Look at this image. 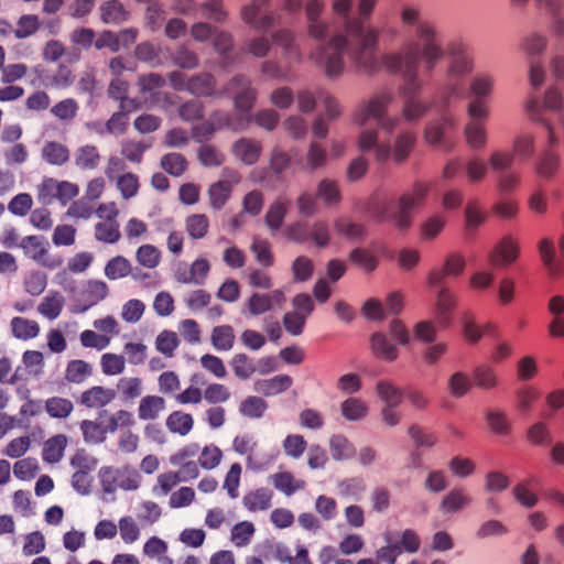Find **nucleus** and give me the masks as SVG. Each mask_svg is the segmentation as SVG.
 <instances>
[{"label": "nucleus", "instance_id": "nucleus-1", "mask_svg": "<svg viewBox=\"0 0 564 564\" xmlns=\"http://www.w3.org/2000/svg\"><path fill=\"white\" fill-rule=\"evenodd\" d=\"M375 6L376 0H360L358 3L359 18L347 22L345 34L333 37L321 52L310 55L315 64L325 68L328 76H337L341 73L344 54L367 72L379 68L373 55L379 34L375 28L364 26V20L370 17Z\"/></svg>", "mask_w": 564, "mask_h": 564}, {"label": "nucleus", "instance_id": "nucleus-2", "mask_svg": "<svg viewBox=\"0 0 564 564\" xmlns=\"http://www.w3.org/2000/svg\"><path fill=\"white\" fill-rule=\"evenodd\" d=\"M400 17L403 24L416 25V37L401 52L382 56L381 65L387 70L399 73L413 82L416 78L420 63L423 62L426 69L431 70L443 57L444 50L433 25L421 21V11L417 7H403Z\"/></svg>", "mask_w": 564, "mask_h": 564}, {"label": "nucleus", "instance_id": "nucleus-3", "mask_svg": "<svg viewBox=\"0 0 564 564\" xmlns=\"http://www.w3.org/2000/svg\"><path fill=\"white\" fill-rule=\"evenodd\" d=\"M389 102L390 97L387 95L372 97L358 107L354 117L355 123L364 128L358 138L359 150L368 151L375 149L379 161H387L390 158V149L381 143H377V133L368 128L381 127L382 129L392 130L393 122L382 118Z\"/></svg>", "mask_w": 564, "mask_h": 564}, {"label": "nucleus", "instance_id": "nucleus-4", "mask_svg": "<svg viewBox=\"0 0 564 564\" xmlns=\"http://www.w3.org/2000/svg\"><path fill=\"white\" fill-rule=\"evenodd\" d=\"M427 191L426 184L416 183L400 197L398 206L384 205L375 213L373 217L379 223H390L399 229H406L413 220L410 212L422 204Z\"/></svg>", "mask_w": 564, "mask_h": 564}, {"label": "nucleus", "instance_id": "nucleus-5", "mask_svg": "<svg viewBox=\"0 0 564 564\" xmlns=\"http://www.w3.org/2000/svg\"><path fill=\"white\" fill-rule=\"evenodd\" d=\"M99 479L102 489L112 494L117 489L135 491L141 487L142 477L133 467L123 466L120 468L106 466L99 470Z\"/></svg>", "mask_w": 564, "mask_h": 564}, {"label": "nucleus", "instance_id": "nucleus-6", "mask_svg": "<svg viewBox=\"0 0 564 564\" xmlns=\"http://www.w3.org/2000/svg\"><path fill=\"white\" fill-rule=\"evenodd\" d=\"M79 194V186L69 181L45 177L37 187V199L44 204L57 200L62 206L69 204Z\"/></svg>", "mask_w": 564, "mask_h": 564}, {"label": "nucleus", "instance_id": "nucleus-7", "mask_svg": "<svg viewBox=\"0 0 564 564\" xmlns=\"http://www.w3.org/2000/svg\"><path fill=\"white\" fill-rule=\"evenodd\" d=\"M19 248L25 257L47 269H56L63 263L62 258L51 256L50 245L42 236L31 235L22 238Z\"/></svg>", "mask_w": 564, "mask_h": 564}, {"label": "nucleus", "instance_id": "nucleus-8", "mask_svg": "<svg viewBox=\"0 0 564 564\" xmlns=\"http://www.w3.org/2000/svg\"><path fill=\"white\" fill-rule=\"evenodd\" d=\"M286 302L285 292L275 289L267 293L254 292L245 302V314L259 316L275 308H282Z\"/></svg>", "mask_w": 564, "mask_h": 564}, {"label": "nucleus", "instance_id": "nucleus-9", "mask_svg": "<svg viewBox=\"0 0 564 564\" xmlns=\"http://www.w3.org/2000/svg\"><path fill=\"white\" fill-rule=\"evenodd\" d=\"M470 121L466 126L467 143L473 148H480L486 143V131L481 120L488 116V109L482 100H475L468 107Z\"/></svg>", "mask_w": 564, "mask_h": 564}, {"label": "nucleus", "instance_id": "nucleus-10", "mask_svg": "<svg viewBox=\"0 0 564 564\" xmlns=\"http://www.w3.org/2000/svg\"><path fill=\"white\" fill-rule=\"evenodd\" d=\"M446 52L451 58L448 69L449 79H457L473 69L471 52L466 44L463 42H453L447 45Z\"/></svg>", "mask_w": 564, "mask_h": 564}, {"label": "nucleus", "instance_id": "nucleus-11", "mask_svg": "<svg viewBox=\"0 0 564 564\" xmlns=\"http://www.w3.org/2000/svg\"><path fill=\"white\" fill-rule=\"evenodd\" d=\"M519 242L512 236L502 237L489 253V261L495 268H506L519 257Z\"/></svg>", "mask_w": 564, "mask_h": 564}, {"label": "nucleus", "instance_id": "nucleus-12", "mask_svg": "<svg viewBox=\"0 0 564 564\" xmlns=\"http://www.w3.org/2000/svg\"><path fill=\"white\" fill-rule=\"evenodd\" d=\"M232 449L246 456L247 467L250 469H260L262 467L258 457V441L249 433L237 435L232 441Z\"/></svg>", "mask_w": 564, "mask_h": 564}, {"label": "nucleus", "instance_id": "nucleus-13", "mask_svg": "<svg viewBox=\"0 0 564 564\" xmlns=\"http://www.w3.org/2000/svg\"><path fill=\"white\" fill-rule=\"evenodd\" d=\"M116 399V391L102 386H94L85 390L79 398V403L89 409L104 408Z\"/></svg>", "mask_w": 564, "mask_h": 564}, {"label": "nucleus", "instance_id": "nucleus-14", "mask_svg": "<svg viewBox=\"0 0 564 564\" xmlns=\"http://www.w3.org/2000/svg\"><path fill=\"white\" fill-rule=\"evenodd\" d=\"M273 491L267 487L254 488L245 494L242 506L249 512L265 511L272 507Z\"/></svg>", "mask_w": 564, "mask_h": 564}, {"label": "nucleus", "instance_id": "nucleus-15", "mask_svg": "<svg viewBox=\"0 0 564 564\" xmlns=\"http://www.w3.org/2000/svg\"><path fill=\"white\" fill-rule=\"evenodd\" d=\"M99 419L104 420L105 429L107 433H116L117 431H126L131 429L135 424L134 415L128 410H117L112 413H108L107 411H101L99 413Z\"/></svg>", "mask_w": 564, "mask_h": 564}, {"label": "nucleus", "instance_id": "nucleus-16", "mask_svg": "<svg viewBox=\"0 0 564 564\" xmlns=\"http://www.w3.org/2000/svg\"><path fill=\"white\" fill-rule=\"evenodd\" d=\"M324 10L322 0H310L305 7V13L308 21V34L311 37L322 40L327 33V25L319 20V14Z\"/></svg>", "mask_w": 564, "mask_h": 564}, {"label": "nucleus", "instance_id": "nucleus-17", "mask_svg": "<svg viewBox=\"0 0 564 564\" xmlns=\"http://www.w3.org/2000/svg\"><path fill=\"white\" fill-rule=\"evenodd\" d=\"M268 0H253L250 6L242 10V18L256 29H268L271 25V18L267 14Z\"/></svg>", "mask_w": 564, "mask_h": 564}, {"label": "nucleus", "instance_id": "nucleus-18", "mask_svg": "<svg viewBox=\"0 0 564 564\" xmlns=\"http://www.w3.org/2000/svg\"><path fill=\"white\" fill-rule=\"evenodd\" d=\"M456 295L448 289L440 290L436 299V317L441 327H447L451 324V313L456 307Z\"/></svg>", "mask_w": 564, "mask_h": 564}, {"label": "nucleus", "instance_id": "nucleus-19", "mask_svg": "<svg viewBox=\"0 0 564 564\" xmlns=\"http://www.w3.org/2000/svg\"><path fill=\"white\" fill-rule=\"evenodd\" d=\"M101 162L99 149L93 144L80 145L74 153V164L83 171L98 169Z\"/></svg>", "mask_w": 564, "mask_h": 564}, {"label": "nucleus", "instance_id": "nucleus-20", "mask_svg": "<svg viewBox=\"0 0 564 564\" xmlns=\"http://www.w3.org/2000/svg\"><path fill=\"white\" fill-rule=\"evenodd\" d=\"M466 262L463 256L449 254L444 263L442 271H432L429 275V282L432 285L438 284L444 276H458L463 273Z\"/></svg>", "mask_w": 564, "mask_h": 564}, {"label": "nucleus", "instance_id": "nucleus-21", "mask_svg": "<svg viewBox=\"0 0 564 564\" xmlns=\"http://www.w3.org/2000/svg\"><path fill=\"white\" fill-rule=\"evenodd\" d=\"M471 502V498L463 488L448 491L440 503V510L444 514L458 512Z\"/></svg>", "mask_w": 564, "mask_h": 564}, {"label": "nucleus", "instance_id": "nucleus-22", "mask_svg": "<svg viewBox=\"0 0 564 564\" xmlns=\"http://www.w3.org/2000/svg\"><path fill=\"white\" fill-rule=\"evenodd\" d=\"M194 416L182 410L173 411L165 421L167 430L180 436L188 435L194 429Z\"/></svg>", "mask_w": 564, "mask_h": 564}, {"label": "nucleus", "instance_id": "nucleus-23", "mask_svg": "<svg viewBox=\"0 0 564 564\" xmlns=\"http://www.w3.org/2000/svg\"><path fill=\"white\" fill-rule=\"evenodd\" d=\"M68 440L64 434L50 437L43 444L42 459L48 464L58 463L64 456Z\"/></svg>", "mask_w": 564, "mask_h": 564}, {"label": "nucleus", "instance_id": "nucleus-24", "mask_svg": "<svg viewBox=\"0 0 564 564\" xmlns=\"http://www.w3.org/2000/svg\"><path fill=\"white\" fill-rule=\"evenodd\" d=\"M333 229L336 237H340L349 241H356L366 236V228L362 225L354 223L344 216L335 219Z\"/></svg>", "mask_w": 564, "mask_h": 564}, {"label": "nucleus", "instance_id": "nucleus-25", "mask_svg": "<svg viewBox=\"0 0 564 564\" xmlns=\"http://www.w3.org/2000/svg\"><path fill=\"white\" fill-rule=\"evenodd\" d=\"M329 453L333 459L341 462L355 457L356 447L352 442L343 434H334L328 442Z\"/></svg>", "mask_w": 564, "mask_h": 564}, {"label": "nucleus", "instance_id": "nucleus-26", "mask_svg": "<svg viewBox=\"0 0 564 564\" xmlns=\"http://www.w3.org/2000/svg\"><path fill=\"white\" fill-rule=\"evenodd\" d=\"M182 481L181 471L166 470L156 476L155 482L152 486V494L155 497H166L175 490Z\"/></svg>", "mask_w": 564, "mask_h": 564}, {"label": "nucleus", "instance_id": "nucleus-27", "mask_svg": "<svg viewBox=\"0 0 564 564\" xmlns=\"http://www.w3.org/2000/svg\"><path fill=\"white\" fill-rule=\"evenodd\" d=\"M340 413L347 421H361L368 416L369 405L360 398L349 397L340 403Z\"/></svg>", "mask_w": 564, "mask_h": 564}, {"label": "nucleus", "instance_id": "nucleus-28", "mask_svg": "<svg viewBox=\"0 0 564 564\" xmlns=\"http://www.w3.org/2000/svg\"><path fill=\"white\" fill-rule=\"evenodd\" d=\"M165 410V400L159 395H147L138 406V416L142 421H154Z\"/></svg>", "mask_w": 564, "mask_h": 564}, {"label": "nucleus", "instance_id": "nucleus-29", "mask_svg": "<svg viewBox=\"0 0 564 564\" xmlns=\"http://www.w3.org/2000/svg\"><path fill=\"white\" fill-rule=\"evenodd\" d=\"M210 272V263L206 258H197L192 262L188 273L180 274L177 280L185 284L202 285Z\"/></svg>", "mask_w": 564, "mask_h": 564}, {"label": "nucleus", "instance_id": "nucleus-30", "mask_svg": "<svg viewBox=\"0 0 564 564\" xmlns=\"http://www.w3.org/2000/svg\"><path fill=\"white\" fill-rule=\"evenodd\" d=\"M79 427L86 443L101 444L107 440L108 433L102 419L83 420Z\"/></svg>", "mask_w": 564, "mask_h": 564}, {"label": "nucleus", "instance_id": "nucleus-31", "mask_svg": "<svg viewBox=\"0 0 564 564\" xmlns=\"http://www.w3.org/2000/svg\"><path fill=\"white\" fill-rule=\"evenodd\" d=\"M270 479L274 488L286 496H291L304 489L306 485L304 480L296 479L293 474L289 471L275 473Z\"/></svg>", "mask_w": 564, "mask_h": 564}, {"label": "nucleus", "instance_id": "nucleus-32", "mask_svg": "<svg viewBox=\"0 0 564 564\" xmlns=\"http://www.w3.org/2000/svg\"><path fill=\"white\" fill-rule=\"evenodd\" d=\"M109 288L106 282L100 280H90L83 290V299L85 302L84 310H87L108 296Z\"/></svg>", "mask_w": 564, "mask_h": 564}, {"label": "nucleus", "instance_id": "nucleus-33", "mask_svg": "<svg viewBox=\"0 0 564 564\" xmlns=\"http://www.w3.org/2000/svg\"><path fill=\"white\" fill-rule=\"evenodd\" d=\"M42 158L48 164L61 166L68 162L69 150L61 142L48 141L42 148Z\"/></svg>", "mask_w": 564, "mask_h": 564}, {"label": "nucleus", "instance_id": "nucleus-34", "mask_svg": "<svg viewBox=\"0 0 564 564\" xmlns=\"http://www.w3.org/2000/svg\"><path fill=\"white\" fill-rule=\"evenodd\" d=\"M10 326L13 336L22 340H29L37 337L41 330L36 321L25 317H13Z\"/></svg>", "mask_w": 564, "mask_h": 564}, {"label": "nucleus", "instance_id": "nucleus-35", "mask_svg": "<svg viewBox=\"0 0 564 564\" xmlns=\"http://www.w3.org/2000/svg\"><path fill=\"white\" fill-rule=\"evenodd\" d=\"M370 347L376 357L386 361H393L398 358V348L388 340L386 335L381 333H377L371 336Z\"/></svg>", "mask_w": 564, "mask_h": 564}, {"label": "nucleus", "instance_id": "nucleus-36", "mask_svg": "<svg viewBox=\"0 0 564 564\" xmlns=\"http://www.w3.org/2000/svg\"><path fill=\"white\" fill-rule=\"evenodd\" d=\"M293 380L288 375L275 376L271 379L259 380L256 382V390L265 395H275L288 390Z\"/></svg>", "mask_w": 564, "mask_h": 564}, {"label": "nucleus", "instance_id": "nucleus-37", "mask_svg": "<svg viewBox=\"0 0 564 564\" xmlns=\"http://www.w3.org/2000/svg\"><path fill=\"white\" fill-rule=\"evenodd\" d=\"M224 453L219 446L214 443L205 444L199 451L198 465L202 469L213 470L220 466Z\"/></svg>", "mask_w": 564, "mask_h": 564}, {"label": "nucleus", "instance_id": "nucleus-38", "mask_svg": "<svg viewBox=\"0 0 564 564\" xmlns=\"http://www.w3.org/2000/svg\"><path fill=\"white\" fill-rule=\"evenodd\" d=\"M64 297L57 293H51L42 299L40 304L37 305V312L47 319H56L64 307Z\"/></svg>", "mask_w": 564, "mask_h": 564}, {"label": "nucleus", "instance_id": "nucleus-39", "mask_svg": "<svg viewBox=\"0 0 564 564\" xmlns=\"http://www.w3.org/2000/svg\"><path fill=\"white\" fill-rule=\"evenodd\" d=\"M96 240L104 243H117L121 238L120 227L118 221L99 220L94 228Z\"/></svg>", "mask_w": 564, "mask_h": 564}, {"label": "nucleus", "instance_id": "nucleus-40", "mask_svg": "<svg viewBox=\"0 0 564 564\" xmlns=\"http://www.w3.org/2000/svg\"><path fill=\"white\" fill-rule=\"evenodd\" d=\"M236 183H238L237 177L232 182L219 181L209 187L208 195L213 208L220 209L226 204L230 197L232 184Z\"/></svg>", "mask_w": 564, "mask_h": 564}, {"label": "nucleus", "instance_id": "nucleus-41", "mask_svg": "<svg viewBox=\"0 0 564 564\" xmlns=\"http://www.w3.org/2000/svg\"><path fill=\"white\" fill-rule=\"evenodd\" d=\"M135 261L142 268L155 269L162 261V252L154 245L143 243L135 251Z\"/></svg>", "mask_w": 564, "mask_h": 564}, {"label": "nucleus", "instance_id": "nucleus-42", "mask_svg": "<svg viewBox=\"0 0 564 564\" xmlns=\"http://www.w3.org/2000/svg\"><path fill=\"white\" fill-rule=\"evenodd\" d=\"M256 534V527L251 521H240L236 523L230 531V542L236 547L249 545Z\"/></svg>", "mask_w": 564, "mask_h": 564}, {"label": "nucleus", "instance_id": "nucleus-43", "mask_svg": "<svg viewBox=\"0 0 564 564\" xmlns=\"http://www.w3.org/2000/svg\"><path fill=\"white\" fill-rule=\"evenodd\" d=\"M93 373L91 366L82 359L68 361L65 369V379L70 383H82Z\"/></svg>", "mask_w": 564, "mask_h": 564}, {"label": "nucleus", "instance_id": "nucleus-44", "mask_svg": "<svg viewBox=\"0 0 564 564\" xmlns=\"http://www.w3.org/2000/svg\"><path fill=\"white\" fill-rule=\"evenodd\" d=\"M185 230L194 239H203L209 231V219L204 214H193L185 219Z\"/></svg>", "mask_w": 564, "mask_h": 564}, {"label": "nucleus", "instance_id": "nucleus-45", "mask_svg": "<svg viewBox=\"0 0 564 564\" xmlns=\"http://www.w3.org/2000/svg\"><path fill=\"white\" fill-rule=\"evenodd\" d=\"M242 466L239 463H234L227 470L224 480L223 489L226 491L230 499H237L240 495L239 488L241 484Z\"/></svg>", "mask_w": 564, "mask_h": 564}, {"label": "nucleus", "instance_id": "nucleus-46", "mask_svg": "<svg viewBox=\"0 0 564 564\" xmlns=\"http://www.w3.org/2000/svg\"><path fill=\"white\" fill-rule=\"evenodd\" d=\"M132 272L131 262L123 256L111 258L105 265V275L109 280H119L130 275Z\"/></svg>", "mask_w": 564, "mask_h": 564}, {"label": "nucleus", "instance_id": "nucleus-47", "mask_svg": "<svg viewBox=\"0 0 564 564\" xmlns=\"http://www.w3.org/2000/svg\"><path fill=\"white\" fill-rule=\"evenodd\" d=\"M40 464L35 457L18 459L12 467L15 478L22 481H30L40 473Z\"/></svg>", "mask_w": 564, "mask_h": 564}, {"label": "nucleus", "instance_id": "nucleus-48", "mask_svg": "<svg viewBox=\"0 0 564 564\" xmlns=\"http://www.w3.org/2000/svg\"><path fill=\"white\" fill-rule=\"evenodd\" d=\"M473 380L476 387L481 389H494L498 384L496 370L490 365H479L473 371Z\"/></svg>", "mask_w": 564, "mask_h": 564}, {"label": "nucleus", "instance_id": "nucleus-49", "mask_svg": "<svg viewBox=\"0 0 564 564\" xmlns=\"http://www.w3.org/2000/svg\"><path fill=\"white\" fill-rule=\"evenodd\" d=\"M376 392L386 405H399L402 401V391L389 380H379L376 383Z\"/></svg>", "mask_w": 564, "mask_h": 564}, {"label": "nucleus", "instance_id": "nucleus-50", "mask_svg": "<svg viewBox=\"0 0 564 564\" xmlns=\"http://www.w3.org/2000/svg\"><path fill=\"white\" fill-rule=\"evenodd\" d=\"M378 251L373 249L357 248L350 252V261L366 272H372L378 267Z\"/></svg>", "mask_w": 564, "mask_h": 564}, {"label": "nucleus", "instance_id": "nucleus-51", "mask_svg": "<svg viewBox=\"0 0 564 564\" xmlns=\"http://www.w3.org/2000/svg\"><path fill=\"white\" fill-rule=\"evenodd\" d=\"M210 339L217 350H230L235 343L234 328L229 325L217 326L213 329Z\"/></svg>", "mask_w": 564, "mask_h": 564}, {"label": "nucleus", "instance_id": "nucleus-52", "mask_svg": "<svg viewBox=\"0 0 564 564\" xmlns=\"http://www.w3.org/2000/svg\"><path fill=\"white\" fill-rule=\"evenodd\" d=\"M123 232L129 242L138 243L148 238L149 225L138 217H130L124 224Z\"/></svg>", "mask_w": 564, "mask_h": 564}, {"label": "nucleus", "instance_id": "nucleus-53", "mask_svg": "<svg viewBox=\"0 0 564 564\" xmlns=\"http://www.w3.org/2000/svg\"><path fill=\"white\" fill-rule=\"evenodd\" d=\"M118 532L124 544H133L141 536V529L131 516H124L118 521Z\"/></svg>", "mask_w": 564, "mask_h": 564}, {"label": "nucleus", "instance_id": "nucleus-54", "mask_svg": "<svg viewBox=\"0 0 564 564\" xmlns=\"http://www.w3.org/2000/svg\"><path fill=\"white\" fill-rule=\"evenodd\" d=\"M196 491L193 487L182 486L175 489L169 497L171 509H183L191 507L196 501Z\"/></svg>", "mask_w": 564, "mask_h": 564}, {"label": "nucleus", "instance_id": "nucleus-55", "mask_svg": "<svg viewBox=\"0 0 564 564\" xmlns=\"http://www.w3.org/2000/svg\"><path fill=\"white\" fill-rule=\"evenodd\" d=\"M473 387V381L469 376L463 371H456L447 380V389L451 395L455 398H463Z\"/></svg>", "mask_w": 564, "mask_h": 564}, {"label": "nucleus", "instance_id": "nucleus-56", "mask_svg": "<svg viewBox=\"0 0 564 564\" xmlns=\"http://www.w3.org/2000/svg\"><path fill=\"white\" fill-rule=\"evenodd\" d=\"M447 466L451 475L457 478H467L476 471L475 462L463 455L452 457Z\"/></svg>", "mask_w": 564, "mask_h": 564}, {"label": "nucleus", "instance_id": "nucleus-57", "mask_svg": "<svg viewBox=\"0 0 564 564\" xmlns=\"http://www.w3.org/2000/svg\"><path fill=\"white\" fill-rule=\"evenodd\" d=\"M45 410L52 417L66 419L73 412L74 404L69 399L52 397L45 401Z\"/></svg>", "mask_w": 564, "mask_h": 564}, {"label": "nucleus", "instance_id": "nucleus-58", "mask_svg": "<svg viewBox=\"0 0 564 564\" xmlns=\"http://www.w3.org/2000/svg\"><path fill=\"white\" fill-rule=\"evenodd\" d=\"M525 440L534 446H547L552 442V435L546 423L536 422L527 430Z\"/></svg>", "mask_w": 564, "mask_h": 564}, {"label": "nucleus", "instance_id": "nucleus-59", "mask_svg": "<svg viewBox=\"0 0 564 564\" xmlns=\"http://www.w3.org/2000/svg\"><path fill=\"white\" fill-rule=\"evenodd\" d=\"M116 186L123 199L128 200L137 196L140 182L138 175L131 172L119 175L116 180Z\"/></svg>", "mask_w": 564, "mask_h": 564}, {"label": "nucleus", "instance_id": "nucleus-60", "mask_svg": "<svg viewBox=\"0 0 564 564\" xmlns=\"http://www.w3.org/2000/svg\"><path fill=\"white\" fill-rule=\"evenodd\" d=\"M560 167V158L553 152L543 153L536 162V174L545 180L551 178L556 174Z\"/></svg>", "mask_w": 564, "mask_h": 564}, {"label": "nucleus", "instance_id": "nucleus-61", "mask_svg": "<svg viewBox=\"0 0 564 564\" xmlns=\"http://www.w3.org/2000/svg\"><path fill=\"white\" fill-rule=\"evenodd\" d=\"M180 345L178 336L173 330H162L155 339V348L159 352L167 358L174 356L175 350Z\"/></svg>", "mask_w": 564, "mask_h": 564}, {"label": "nucleus", "instance_id": "nucleus-62", "mask_svg": "<svg viewBox=\"0 0 564 564\" xmlns=\"http://www.w3.org/2000/svg\"><path fill=\"white\" fill-rule=\"evenodd\" d=\"M45 549L46 540L41 531H33L24 535L22 546L24 556H39Z\"/></svg>", "mask_w": 564, "mask_h": 564}, {"label": "nucleus", "instance_id": "nucleus-63", "mask_svg": "<svg viewBox=\"0 0 564 564\" xmlns=\"http://www.w3.org/2000/svg\"><path fill=\"white\" fill-rule=\"evenodd\" d=\"M289 203L283 199H276L269 208L265 215V224L272 229L276 230L281 227L283 219L286 215Z\"/></svg>", "mask_w": 564, "mask_h": 564}, {"label": "nucleus", "instance_id": "nucleus-64", "mask_svg": "<svg viewBox=\"0 0 564 564\" xmlns=\"http://www.w3.org/2000/svg\"><path fill=\"white\" fill-rule=\"evenodd\" d=\"M100 367L104 375L118 376L126 369V359L121 355L106 352L100 357Z\"/></svg>", "mask_w": 564, "mask_h": 564}]
</instances>
